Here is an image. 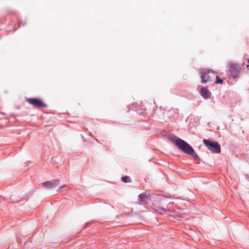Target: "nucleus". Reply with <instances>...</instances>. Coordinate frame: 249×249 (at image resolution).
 I'll return each mask as SVG.
<instances>
[{
    "mask_svg": "<svg viewBox=\"0 0 249 249\" xmlns=\"http://www.w3.org/2000/svg\"><path fill=\"white\" fill-rule=\"evenodd\" d=\"M169 140L184 153L191 156L195 159L197 157L194 149L184 140L175 135H170Z\"/></svg>",
    "mask_w": 249,
    "mask_h": 249,
    "instance_id": "nucleus-1",
    "label": "nucleus"
},
{
    "mask_svg": "<svg viewBox=\"0 0 249 249\" xmlns=\"http://www.w3.org/2000/svg\"><path fill=\"white\" fill-rule=\"evenodd\" d=\"M203 142L207 147L212 152L215 153H219L220 152L221 147L218 142L206 139H204Z\"/></svg>",
    "mask_w": 249,
    "mask_h": 249,
    "instance_id": "nucleus-2",
    "label": "nucleus"
},
{
    "mask_svg": "<svg viewBox=\"0 0 249 249\" xmlns=\"http://www.w3.org/2000/svg\"><path fill=\"white\" fill-rule=\"evenodd\" d=\"M214 71L213 70L204 69L201 72V82L205 84L211 80L212 77L214 76Z\"/></svg>",
    "mask_w": 249,
    "mask_h": 249,
    "instance_id": "nucleus-3",
    "label": "nucleus"
},
{
    "mask_svg": "<svg viewBox=\"0 0 249 249\" xmlns=\"http://www.w3.org/2000/svg\"><path fill=\"white\" fill-rule=\"evenodd\" d=\"M27 101L30 104L37 107H46L45 104L41 100L38 99L31 98L27 99Z\"/></svg>",
    "mask_w": 249,
    "mask_h": 249,
    "instance_id": "nucleus-4",
    "label": "nucleus"
},
{
    "mask_svg": "<svg viewBox=\"0 0 249 249\" xmlns=\"http://www.w3.org/2000/svg\"><path fill=\"white\" fill-rule=\"evenodd\" d=\"M59 180L53 179L51 181H46L42 183V186L48 189H51L56 186L59 183Z\"/></svg>",
    "mask_w": 249,
    "mask_h": 249,
    "instance_id": "nucleus-5",
    "label": "nucleus"
},
{
    "mask_svg": "<svg viewBox=\"0 0 249 249\" xmlns=\"http://www.w3.org/2000/svg\"><path fill=\"white\" fill-rule=\"evenodd\" d=\"M200 94H201V95L204 99H207L210 97L209 90L205 88H202L201 89Z\"/></svg>",
    "mask_w": 249,
    "mask_h": 249,
    "instance_id": "nucleus-6",
    "label": "nucleus"
},
{
    "mask_svg": "<svg viewBox=\"0 0 249 249\" xmlns=\"http://www.w3.org/2000/svg\"><path fill=\"white\" fill-rule=\"evenodd\" d=\"M122 180L125 183H128L131 182V179L128 176H124L122 178Z\"/></svg>",
    "mask_w": 249,
    "mask_h": 249,
    "instance_id": "nucleus-7",
    "label": "nucleus"
},
{
    "mask_svg": "<svg viewBox=\"0 0 249 249\" xmlns=\"http://www.w3.org/2000/svg\"><path fill=\"white\" fill-rule=\"evenodd\" d=\"M223 80L219 78L218 76L216 77V81H215V84H222Z\"/></svg>",
    "mask_w": 249,
    "mask_h": 249,
    "instance_id": "nucleus-8",
    "label": "nucleus"
},
{
    "mask_svg": "<svg viewBox=\"0 0 249 249\" xmlns=\"http://www.w3.org/2000/svg\"><path fill=\"white\" fill-rule=\"evenodd\" d=\"M139 197L141 199V201H146V196L143 194H141L139 196Z\"/></svg>",
    "mask_w": 249,
    "mask_h": 249,
    "instance_id": "nucleus-9",
    "label": "nucleus"
},
{
    "mask_svg": "<svg viewBox=\"0 0 249 249\" xmlns=\"http://www.w3.org/2000/svg\"><path fill=\"white\" fill-rule=\"evenodd\" d=\"M161 210L165 212H167L168 210L164 208H161Z\"/></svg>",
    "mask_w": 249,
    "mask_h": 249,
    "instance_id": "nucleus-10",
    "label": "nucleus"
},
{
    "mask_svg": "<svg viewBox=\"0 0 249 249\" xmlns=\"http://www.w3.org/2000/svg\"><path fill=\"white\" fill-rule=\"evenodd\" d=\"M158 198L160 200H162V199L163 198V196H159Z\"/></svg>",
    "mask_w": 249,
    "mask_h": 249,
    "instance_id": "nucleus-11",
    "label": "nucleus"
},
{
    "mask_svg": "<svg viewBox=\"0 0 249 249\" xmlns=\"http://www.w3.org/2000/svg\"><path fill=\"white\" fill-rule=\"evenodd\" d=\"M65 186V185H62V186H61L59 189H58V191H59L61 189L64 188V187Z\"/></svg>",
    "mask_w": 249,
    "mask_h": 249,
    "instance_id": "nucleus-12",
    "label": "nucleus"
},
{
    "mask_svg": "<svg viewBox=\"0 0 249 249\" xmlns=\"http://www.w3.org/2000/svg\"><path fill=\"white\" fill-rule=\"evenodd\" d=\"M234 67H231V71H232V69H233Z\"/></svg>",
    "mask_w": 249,
    "mask_h": 249,
    "instance_id": "nucleus-13",
    "label": "nucleus"
},
{
    "mask_svg": "<svg viewBox=\"0 0 249 249\" xmlns=\"http://www.w3.org/2000/svg\"><path fill=\"white\" fill-rule=\"evenodd\" d=\"M239 72V71H237L236 72H235V74H236Z\"/></svg>",
    "mask_w": 249,
    "mask_h": 249,
    "instance_id": "nucleus-14",
    "label": "nucleus"
},
{
    "mask_svg": "<svg viewBox=\"0 0 249 249\" xmlns=\"http://www.w3.org/2000/svg\"><path fill=\"white\" fill-rule=\"evenodd\" d=\"M248 63H249V59H248Z\"/></svg>",
    "mask_w": 249,
    "mask_h": 249,
    "instance_id": "nucleus-15",
    "label": "nucleus"
}]
</instances>
